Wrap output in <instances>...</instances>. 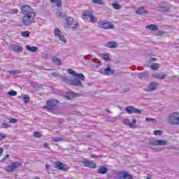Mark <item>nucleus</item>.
Wrapping results in <instances>:
<instances>
[{
	"instance_id": "obj_53",
	"label": "nucleus",
	"mask_w": 179,
	"mask_h": 179,
	"mask_svg": "<svg viewBox=\"0 0 179 179\" xmlns=\"http://www.w3.org/2000/svg\"><path fill=\"white\" fill-rule=\"evenodd\" d=\"M3 153V148H0V157H1V155H2Z\"/></svg>"
},
{
	"instance_id": "obj_38",
	"label": "nucleus",
	"mask_w": 179,
	"mask_h": 179,
	"mask_svg": "<svg viewBox=\"0 0 179 179\" xmlns=\"http://www.w3.org/2000/svg\"><path fill=\"white\" fill-rule=\"evenodd\" d=\"M10 157V155H9L8 154L6 155L1 159V162L2 163L3 162H5V160H8V159H9Z\"/></svg>"
},
{
	"instance_id": "obj_31",
	"label": "nucleus",
	"mask_w": 179,
	"mask_h": 179,
	"mask_svg": "<svg viewBox=\"0 0 179 179\" xmlns=\"http://www.w3.org/2000/svg\"><path fill=\"white\" fill-rule=\"evenodd\" d=\"M8 94L13 96H17V92L11 90L8 92Z\"/></svg>"
},
{
	"instance_id": "obj_18",
	"label": "nucleus",
	"mask_w": 179,
	"mask_h": 179,
	"mask_svg": "<svg viewBox=\"0 0 179 179\" xmlns=\"http://www.w3.org/2000/svg\"><path fill=\"white\" fill-rule=\"evenodd\" d=\"M71 85H73V86H82V82L76 78L71 80Z\"/></svg>"
},
{
	"instance_id": "obj_42",
	"label": "nucleus",
	"mask_w": 179,
	"mask_h": 179,
	"mask_svg": "<svg viewBox=\"0 0 179 179\" xmlns=\"http://www.w3.org/2000/svg\"><path fill=\"white\" fill-rule=\"evenodd\" d=\"M83 17L84 19H86V17H90V13H83Z\"/></svg>"
},
{
	"instance_id": "obj_30",
	"label": "nucleus",
	"mask_w": 179,
	"mask_h": 179,
	"mask_svg": "<svg viewBox=\"0 0 179 179\" xmlns=\"http://www.w3.org/2000/svg\"><path fill=\"white\" fill-rule=\"evenodd\" d=\"M22 99L24 100L25 104H27V103L30 101V97L27 94L24 95Z\"/></svg>"
},
{
	"instance_id": "obj_17",
	"label": "nucleus",
	"mask_w": 179,
	"mask_h": 179,
	"mask_svg": "<svg viewBox=\"0 0 179 179\" xmlns=\"http://www.w3.org/2000/svg\"><path fill=\"white\" fill-rule=\"evenodd\" d=\"M146 29H148L149 30H152V31H156L159 30V27L155 24H150V25L146 26Z\"/></svg>"
},
{
	"instance_id": "obj_43",
	"label": "nucleus",
	"mask_w": 179,
	"mask_h": 179,
	"mask_svg": "<svg viewBox=\"0 0 179 179\" xmlns=\"http://www.w3.org/2000/svg\"><path fill=\"white\" fill-rule=\"evenodd\" d=\"M1 127H2V128H9V127H10V125H9V124H8L6 122H3L1 124Z\"/></svg>"
},
{
	"instance_id": "obj_11",
	"label": "nucleus",
	"mask_w": 179,
	"mask_h": 179,
	"mask_svg": "<svg viewBox=\"0 0 179 179\" xmlns=\"http://www.w3.org/2000/svg\"><path fill=\"white\" fill-rule=\"evenodd\" d=\"M117 177H119L120 179H133L132 176L125 171L120 172L117 174Z\"/></svg>"
},
{
	"instance_id": "obj_19",
	"label": "nucleus",
	"mask_w": 179,
	"mask_h": 179,
	"mask_svg": "<svg viewBox=\"0 0 179 179\" xmlns=\"http://www.w3.org/2000/svg\"><path fill=\"white\" fill-rule=\"evenodd\" d=\"M26 49L31 52H36L38 50L36 46L30 47L29 45H26Z\"/></svg>"
},
{
	"instance_id": "obj_39",
	"label": "nucleus",
	"mask_w": 179,
	"mask_h": 179,
	"mask_svg": "<svg viewBox=\"0 0 179 179\" xmlns=\"http://www.w3.org/2000/svg\"><path fill=\"white\" fill-rule=\"evenodd\" d=\"M163 134V131L162 130H155L154 131V134H155L156 136L159 135H162Z\"/></svg>"
},
{
	"instance_id": "obj_26",
	"label": "nucleus",
	"mask_w": 179,
	"mask_h": 179,
	"mask_svg": "<svg viewBox=\"0 0 179 179\" xmlns=\"http://www.w3.org/2000/svg\"><path fill=\"white\" fill-rule=\"evenodd\" d=\"M156 87H157V84L155 82L151 83L149 86L150 90H156Z\"/></svg>"
},
{
	"instance_id": "obj_5",
	"label": "nucleus",
	"mask_w": 179,
	"mask_h": 179,
	"mask_svg": "<svg viewBox=\"0 0 179 179\" xmlns=\"http://www.w3.org/2000/svg\"><path fill=\"white\" fill-rule=\"evenodd\" d=\"M169 121L172 125H179V113H173L169 117Z\"/></svg>"
},
{
	"instance_id": "obj_46",
	"label": "nucleus",
	"mask_w": 179,
	"mask_h": 179,
	"mask_svg": "<svg viewBox=\"0 0 179 179\" xmlns=\"http://www.w3.org/2000/svg\"><path fill=\"white\" fill-rule=\"evenodd\" d=\"M63 139L60 137L55 138L52 139L53 142H61Z\"/></svg>"
},
{
	"instance_id": "obj_44",
	"label": "nucleus",
	"mask_w": 179,
	"mask_h": 179,
	"mask_svg": "<svg viewBox=\"0 0 179 179\" xmlns=\"http://www.w3.org/2000/svg\"><path fill=\"white\" fill-rule=\"evenodd\" d=\"M96 167H97V165L96 164V163L91 162H90V169H96Z\"/></svg>"
},
{
	"instance_id": "obj_34",
	"label": "nucleus",
	"mask_w": 179,
	"mask_h": 179,
	"mask_svg": "<svg viewBox=\"0 0 179 179\" xmlns=\"http://www.w3.org/2000/svg\"><path fill=\"white\" fill-rule=\"evenodd\" d=\"M67 72H68V73H69V75H72L73 76H76V73L75 72V71H73L71 69H67Z\"/></svg>"
},
{
	"instance_id": "obj_35",
	"label": "nucleus",
	"mask_w": 179,
	"mask_h": 179,
	"mask_svg": "<svg viewBox=\"0 0 179 179\" xmlns=\"http://www.w3.org/2000/svg\"><path fill=\"white\" fill-rule=\"evenodd\" d=\"M92 2L96 3V5H103V3H104L103 0H92Z\"/></svg>"
},
{
	"instance_id": "obj_2",
	"label": "nucleus",
	"mask_w": 179,
	"mask_h": 179,
	"mask_svg": "<svg viewBox=\"0 0 179 179\" xmlns=\"http://www.w3.org/2000/svg\"><path fill=\"white\" fill-rule=\"evenodd\" d=\"M66 25L69 29H71L72 30H78L79 29V22L75 20L72 17H68L66 18Z\"/></svg>"
},
{
	"instance_id": "obj_10",
	"label": "nucleus",
	"mask_w": 179,
	"mask_h": 179,
	"mask_svg": "<svg viewBox=\"0 0 179 179\" xmlns=\"http://www.w3.org/2000/svg\"><path fill=\"white\" fill-rule=\"evenodd\" d=\"M55 37H58V38L60 40V41H63V43H66V38L64 35H62V33L59 30V29L56 28L55 30Z\"/></svg>"
},
{
	"instance_id": "obj_29",
	"label": "nucleus",
	"mask_w": 179,
	"mask_h": 179,
	"mask_svg": "<svg viewBox=\"0 0 179 179\" xmlns=\"http://www.w3.org/2000/svg\"><path fill=\"white\" fill-rule=\"evenodd\" d=\"M22 37H30V31H24L21 33Z\"/></svg>"
},
{
	"instance_id": "obj_1",
	"label": "nucleus",
	"mask_w": 179,
	"mask_h": 179,
	"mask_svg": "<svg viewBox=\"0 0 179 179\" xmlns=\"http://www.w3.org/2000/svg\"><path fill=\"white\" fill-rule=\"evenodd\" d=\"M22 15L21 22L23 26H31L36 20V12L29 5H23L20 8Z\"/></svg>"
},
{
	"instance_id": "obj_54",
	"label": "nucleus",
	"mask_w": 179,
	"mask_h": 179,
	"mask_svg": "<svg viewBox=\"0 0 179 179\" xmlns=\"http://www.w3.org/2000/svg\"><path fill=\"white\" fill-rule=\"evenodd\" d=\"M132 122H133V124H136V120L133 119V120H132Z\"/></svg>"
},
{
	"instance_id": "obj_7",
	"label": "nucleus",
	"mask_w": 179,
	"mask_h": 179,
	"mask_svg": "<svg viewBox=\"0 0 179 179\" xmlns=\"http://www.w3.org/2000/svg\"><path fill=\"white\" fill-rule=\"evenodd\" d=\"M98 24L99 29H105L106 30L107 29H114V25L107 21H100Z\"/></svg>"
},
{
	"instance_id": "obj_27",
	"label": "nucleus",
	"mask_w": 179,
	"mask_h": 179,
	"mask_svg": "<svg viewBox=\"0 0 179 179\" xmlns=\"http://www.w3.org/2000/svg\"><path fill=\"white\" fill-rule=\"evenodd\" d=\"M76 78H78L80 80H85V76L83 73H76Z\"/></svg>"
},
{
	"instance_id": "obj_4",
	"label": "nucleus",
	"mask_w": 179,
	"mask_h": 179,
	"mask_svg": "<svg viewBox=\"0 0 179 179\" xmlns=\"http://www.w3.org/2000/svg\"><path fill=\"white\" fill-rule=\"evenodd\" d=\"M19 167H22V163L20 162H11L10 164L5 168V170L7 173H13Z\"/></svg>"
},
{
	"instance_id": "obj_25",
	"label": "nucleus",
	"mask_w": 179,
	"mask_h": 179,
	"mask_svg": "<svg viewBox=\"0 0 179 179\" xmlns=\"http://www.w3.org/2000/svg\"><path fill=\"white\" fill-rule=\"evenodd\" d=\"M52 61L54 64H56V65H61V59H58V57H53L52 59Z\"/></svg>"
},
{
	"instance_id": "obj_33",
	"label": "nucleus",
	"mask_w": 179,
	"mask_h": 179,
	"mask_svg": "<svg viewBox=\"0 0 179 179\" xmlns=\"http://www.w3.org/2000/svg\"><path fill=\"white\" fill-rule=\"evenodd\" d=\"M90 22L92 23H96V22H97V17L92 15V13L90 14Z\"/></svg>"
},
{
	"instance_id": "obj_15",
	"label": "nucleus",
	"mask_w": 179,
	"mask_h": 179,
	"mask_svg": "<svg viewBox=\"0 0 179 179\" xmlns=\"http://www.w3.org/2000/svg\"><path fill=\"white\" fill-rule=\"evenodd\" d=\"M51 3H56L57 8L61 9L62 8V1L61 0H50Z\"/></svg>"
},
{
	"instance_id": "obj_6",
	"label": "nucleus",
	"mask_w": 179,
	"mask_h": 179,
	"mask_svg": "<svg viewBox=\"0 0 179 179\" xmlns=\"http://www.w3.org/2000/svg\"><path fill=\"white\" fill-rule=\"evenodd\" d=\"M55 169L61 170L62 171H68V170H69V167H68V165L66 164L61 162L59 161L56 162L55 163Z\"/></svg>"
},
{
	"instance_id": "obj_16",
	"label": "nucleus",
	"mask_w": 179,
	"mask_h": 179,
	"mask_svg": "<svg viewBox=\"0 0 179 179\" xmlns=\"http://www.w3.org/2000/svg\"><path fill=\"white\" fill-rule=\"evenodd\" d=\"M11 48L12 50H13V51H15L16 52H22V51H23V48L16 45H13L11 46Z\"/></svg>"
},
{
	"instance_id": "obj_8",
	"label": "nucleus",
	"mask_w": 179,
	"mask_h": 179,
	"mask_svg": "<svg viewBox=\"0 0 179 179\" xmlns=\"http://www.w3.org/2000/svg\"><path fill=\"white\" fill-rule=\"evenodd\" d=\"M126 111L128 114H142V111L134 106L126 107Z\"/></svg>"
},
{
	"instance_id": "obj_28",
	"label": "nucleus",
	"mask_w": 179,
	"mask_h": 179,
	"mask_svg": "<svg viewBox=\"0 0 179 179\" xmlns=\"http://www.w3.org/2000/svg\"><path fill=\"white\" fill-rule=\"evenodd\" d=\"M90 65H91V66H93L94 68H99V66H100V65H101V64H100L99 62H94L93 60H92Z\"/></svg>"
},
{
	"instance_id": "obj_45",
	"label": "nucleus",
	"mask_w": 179,
	"mask_h": 179,
	"mask_svg": "<svg viewBox=\"0 0 179 179\" xmlns=\"http://www.w3.org/2000/svg\"><path fill=\"white\" fill-rule=\"evenodd\" d=\"M17 122V119H10L9 120V124H16Z\"/></svg>"
},
{
	"instance_id": "obj_9",
	"label": "nucleus",
	"mask_w": 179,
	"mask_h": 179,
	"mask_svg": "<svg viewBox=\"0 0 179 179\" xmlns=\"http://www.w3.org/2000/svg\"><path fill=\"white\" fill-rule=\"evenodd\" d=\"M150 144L152 146H164L167 145V141L164 140H152Z\"/></svg>"
},
{
	"instance_id": "obj_48",
	"label": "nucleus",
	"mask_w": 179,
	"mask_h": 179,
	"mask_svg": "<svg viewBox=\"0 0 179 179\" xmlns=\"http://www.w3.org/2000/svg\"><path fill=\"white\" fill-rule=\"evenodd\" d=\"M6 138V136L2 133H0V141H2V139H5Z\"/></svg>"
},
{
	"instance_id": "obj_50",
	"label": "nucleus",
	"mask_w": 179,
	"mask_h": 179,
	"mask_svg": "<svg viewBox=\"0 0 179 179\" xmlns=\"http://www.w3.org/2000/svg\"><path fill=\"white\" fill-rule=\"evenodd\" d=\"M84 164H85V167H90V162H85Z\"/></svg>"
},
{
	"instance_id": "obj_37",
	"label": "nucleus",
	"mask_w": 179,
	"mask_h": 179,
	"mask_svg": "<svg viewBox=\"0 0 179 179\" xmlns=\"http://www.w3.org/2000/svg\"><path fill=\"white\" fill-rule=\"evenodd\" d=\"M151 69H153V71H157V69H159V64H153L151 66Z\"/></svg>"
},
{
	"instance_id": "obj_22",
	"label": "nucleus",
	"mask_w": 179,
	"mask_h": 179,
	"mask_svg": "<svg viewBox=\"0 0 179 179\" xmlns=\"http://www.w3.org/2000/svg\"><path fill=\"white\" fill-rule=\"evenodd\" d=\"M148 76H149V73H148V72H145V73L142 72V73H138V78L140 79H143V78L146 79V78H148Z\"/></svg>"
},
{
	"instance_id": "obj_49",
	"label": "nucleus",
	"mask_w": 179,
	"mask_h": 179,
	"mask_svg": "<svg viewBox=\"0 0 179 179\" xmlns=\"http://www.w3.org/2000/svg\"><path fill=\"white\" fill-rule=\"evenodd\" d=\"M52 76H54L55 78H58V74H57V73L55 72H52L51 73Z\"/></svg>"
},
{
	"instance_id": "obj_14",
	"label": "nucleus",
	"mask_w": 179,
	"mask_h": 179,
	"mask_svg": "<svg viewBox=\"0 0 179 179\" xmlns=\"http://www.w3.org/2000/svg\"><path fill=\"white\" fill-rule=\"evenodd\" d=\"M136 15H146L148 13V10H145V8L140 7L136 10Z\"/></svg>"
},
{
	"instance_id": "obj_57",
	"label": "nucleus",
	"mask_w": 179,
	"mask_h": 179,
	"mask_svg": "<svg viewBox=\"0 0 179 179\" xmlns=\"http://www.w3.org/2000/svg\"><path fill=\"white\" fill-rule=\"evenodd\" d=\"M151 61H156V58H151Z\"/></svg>"
},
{
	"instance_id": "obj_40",
	"label": "nucleus",
	"mask_w": 179,
	"mask_h": 179,
	"mask_svg": "<svg viewBox=\"0 0 179 179\" xmlns=\"http://www.w3.org/2000/svg\"><path fill=\"white\" fill-rule=\"evenodd\" d=\"M34 138H41V133L39 131H36L34 133Z\"/></svg>"
},
{
	"instance_id": "obj_59",
	"label": "nucleus",
	"mask_w": 179,
	"mask_h": 179,
	"mask_svg": "<svg viewBox=\"0 0 179 179\" xmlns=\"http://www.w3.org/2000/svg\"><path fill=\"white\" fill-rule=\"evenodd\" d=\"M147 179H152V178H147Z\"/></svg>"
},
{
	"instance_id": "obj_52",
	"label": "nucleus",
	"mask_w": 179,
	"mask_h": 179,
	"mask_svg": "<svg viewBox=\"0 0 179 179\" xmlns=\"http://www.w3.org/2000/svg\"><path fill=\"white\" fill-rule=\"evenodd\" d=\"M97 157H97V155H91L92 159H97Z\"/></svg>"
},
{
	"instance_id": "obj_51",
	"label": "nucleus",
	"mask_w": 179,
	"mask_h": 179,
	"mask_svg": "<svg viewBox=\"0 0 179 179\" xmlns=\"http://www.w3.org/2000/svg\"><path fill=\"white\" fill-rule=\"evenodd\" d=\"M43 146H44V148H48V149H50V145H48V143H44V144H43Z\"/></svg>"
},
{
	"instance_id": "obj_24",
	"label": "nucleus",
	"mask_w": 179,
	"mask_h": 179,
	"mask_svg": "<svg viewBox=\"0 0 179 179\" xmlns=\"http://www.w3.org/2000/svg\"><path fill=\"white\" fill-rule=\"evenodd\" d=\"M8 13L9 15H17V13H19V10L17 8H13L9 10Z\"/></svg>"
},
{
	"instance_id": "obj_58",
	"label": "nucleus",
	"mask_w": 179,
	"mask_h": 179,
	"mask_svg": "<svg viewBox=\"0 0 179 179\" xmlns=\"http://www.w3.org/2000/svg\"><path fill=\"white\" fill-rule=\"evenodd\" d=\"M175 2H179V0H174Z\"/></svg>"
},
{
	"instance_id": "obj_41",
	"label": "nucleus",
	"mask_w": 179,
	"mask_h": 179,
	"mask_svg": "<svg viewBox=\"0 0 179 179\" xmlns=\"http://www.w3.org/2000/svg\"><path fill=\"white\" fill-rule=\"evenodd\" d=\"M9 73H11L12 75H16L17 73H20V70H15L9 71Z\"/></svg>"
},
{
	"instance_id": "obj_20",
	"label": "nucleus",
	"mask_w": 179,
	"mask_h": 179,
	"mask_svg": "<svg viewBox=\"0 0 179 179\" xmlns=\"http://www.w3.org/2000/svg\"><path fill=\"white\" fill-rule=\"evenodd\" d=\"M105 75H114V71L111 70V67H108L104 69Z\"/></svg>"
},
{
	"instance_id": "obj_13",
	"label": "nucleus",
	"mask_w": 179,
	"mask_h": 179,
	"mask_svg": "<svg viewBox=\"0 0 179 179\" xmlns=\"http://www.w3.org/2000/svg\"><path fill=\"white\" fill-rule=\"evenodd\" d=\"M153 78L155 79H166V75L163 73H157L152 75Z\"/></svg>"
},
{
	"instance_id": "obj_55",
	"label": "nucleus",
	"mask_w": 179,
	"mask_h": 179,
	"mask_svg": "<svg viewBox=\"0 0 179 179\" xmlns=\"http://www.w3.org/2000/svg\"><path fill=\"white\" fill-rule=\"evenodd\" d=\"M45 167H46L47 170H48V169H50V165L46 164V165H45Z\"/></svg>"
},
{
	"instance_id": "obj_12",
	"label": "nucleus",
	"mask_w": 179,
	"mask_h": 179,
	"mask_svg": "<svg viewBox=\"0 0 179 179\" xmlns=\"http://www.w3.org/2000/svg\"><path fill=\"white\" fill-rule=\"evenodd\" d=\"M97 173L99 174H107V173H108V168H107L104 166H101L99 168Z\"/></svg>"
},
{
	"instance_id": "obj_3",
	"label": "nucleus",
	"mask_w": 179,
	"mask_h": 179,
	"mask_svg": "<svg viewBox=\"0 0 179 179\" xmlns=\"http://www.w3.org/2000/svg\"><path fill=\"white\" fill-rule=\"evenodd\" d=\"M59 101L58 100L55 99H49L46 102V106L43 107L45 110H47V111H52V110H55L57 107H58V103Z\"/></svg>"
},
{
	"instance_id": "obj_32",
	"label": "nucleus",
	"mask_w": 179,
	"mask_h": 179,
	"mask_svg": "<svg viewBox=\"0 0 179 179\" xmlns=\"http://www.w3.org/2000/svg\"><path fill=\"white\" fill-rule=\"evenodd\" d=\"M113 7L114 9H116V10H120V9H121V5L117 3H113Z\"/></svg>"
},
{
	"instance_id": "obj_56",
	"label": "nucleus",
	"mask_w": 179,
	"mask_h": 179,
	"mask_svg": "<svg viewBox=\"0 0 179 179\" xmlns=\"http://www.w3.org/2000/svg\"><path fill=\"white\" fill-rule=\"evenodd\" d=\"M34 179H40V177L36 176Z\"/></svg>"
},
{
	"instance_id": "obj_23",
	"label": "nucleus",
	"mask_w": 179,
	"mask_h": 179,
	"mask_svg": "<svg viewBox=\"0 0 179 179\" xmlns=\"http://www.w3.org/2000/svg\"><path fill=\"white\" fill-rule=\"evenodd\" d=\"M76 97V95L73 92H70L67 96H66V99L67 100H73Z\"/></svg>"
},
{
	"instance_id": "obj_60",
	"label": "nucleus",
	"mask_w": 179,
	"mask_h": 179,
	"mask_svg": "<svg viewBox=\"0 0 179 179\" xmlns=\"http://www.w3.org/2000/svg\"><path fill=\"white\" fill-rule=\"evenodd\" d=\"M126 121H128V120H126Z\"/></svg>"
},
{
	"instance_id": "obj_47",
	"label": "nucleus",
	"mask_w": 179,
	"mask_h": 179,
	"mask_svg": "<svg viewBox=\"0 0 179 179\" xmlns=\"http://www.w3.org/2000/svg\"><path fill=\"white\" fill-rule=\"evenodd\" d=\"M145 121H146V122H150L155 121V119L152 118V117H146Z\"/></svg>"
},
{
	"instance_id": "obj_21",
	"label": "nucleus",
	"mask_w": 179,
	"mask_h": 179,
	"mask_svg": "<svg viewBox=\"0 0 179 179\" xmlns=\"http://www.w3.org/2000/svg\"><path fill=\"white\" fill-rule=\"evenodd\" d=\"M106 46L109 48H117V47H118V45L115 42H108Z\"/></svg>"
},
{
	"instance_id": "obj_36",
	"label": "nucleus",
	"mask_w": 179,
	"mask_h": 179,
	"mask_svg": "<svg viewBox=\"0 0 179 179\" xmlns=\"http://www.w3.org/2000/svg\"><path fill=\"white\" fill-rule=\"evenodd\" d=\"M103 59H104V61H110V56L108 55V54L104 53L103 55Z\"/></svg>"
}]
</instances>
